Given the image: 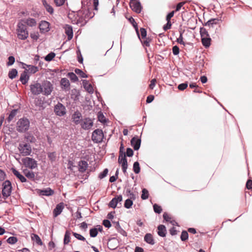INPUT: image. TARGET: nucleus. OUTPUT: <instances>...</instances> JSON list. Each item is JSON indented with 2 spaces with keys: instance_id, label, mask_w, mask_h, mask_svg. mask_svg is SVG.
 Masks as SVG:
<instances>
[{
  "instance_id": "nucleus-1",
  "label": "nucleus",
  "mask_w": 252,
  "mask_h": 252,
  "mask_svg": "<svg viewBox=\"0 0 252 252\" xmlns=\"http://www.w3.org/2000/svg\"><path fill=\"white\" fill-rule=\"evenodd\" d=\"M30 121L28 118L23 117L19 119L16 124V130L21 133L27 132L29 129Z\"/></svg>"
},
{
  "instance_id": "nucleus-2",
  "label": "nucleus",
  "mask_w": 252,
  "mask_h": 252,
  "mask_svg": "<svg viewBox=\"0 0 252 252\" xmlns=\"http://www.w3.org/2000/svg\"><path fill=\"white\" fill-rule=\"evenodd\" d=\"M1 194L4 199H7L11 194L13 189L11 182L9 180H6L1 184Z\"/></svg>"
},
{
  "instance_id": "nucleus-3",
  "label": "nucleus",
  "mask_w": 252,
  "mask_h": 252,
  "mask_svg": "<svg viewBox=\"0 0 252 252\" xmlns=\"http://www.w3.org/2000/svg\"><path fill=\"white\" fill-rule=\"evenodd\" d=\"M75 11L69 9V11L67 12V17L71 20V23L72 24H81L83 20H85V19L79 13H77L75 14Z\"/></svg>"
},
{
  "instance_id": "nucleus-4",
  "label": "nucleus",
  "mask_w": 252,
  "mask_h": 252,
  "mask_svg": "<svg viewBox=\"0 0 252 252\" xmlns=\"http://www.w3.org/2000/svg\"><path fill=\"white\" fill-rule=\"evenodd\" d=\"M26 188L32 191H35L39 196H51L55 193L54 190L50 187L41 189H36L33 190L30 186H27Z\"/></svg>"
},
{
  "instance_id": "nucleus-5",
  "label": "nucleus",
  "mask_w": 252,
  "mask_h": 252,
  "mask_svg": "<svg viewBox=\"0 0 252 252\" xmlns=\"http://www.w3.org/2000/svg\"><path fill=\"white\" fill-rule=\"evenodd\" d=\"M18 149L20 154L23 156H31L32 153V147L29 143H19Z\"/></svg>"
},
{
  "instance_id": "nucleus-6",
  "label": "nucleus",
  "mask_w": 252,
  "mask_h": 252,
  "mask_svg": "<svg viewBox=\"0 0 252 252\" xmlns=\"http://www.w3.org/2000/svg\"><path fill=\"white\" fill-rule=\"evenodd\" d=\"M21 161L25 167L33 169L37 167V162L33 158L26 157L21 158Z\"/></svg>"
},
{
  "instance_id": "nucleus-7",
  "label": "nucleus",
  "mask_w": 252,
  "mask_h": 252,
  "mask_svg": "<svg viewBox=\"0 0 252 252\" xmlns=\"http://www.w3.org/2000/svg\"><path fill=\"white\" fill-rule=\"evenodd\" d=\"M42 94L45 96L50 95L53 91L54 86L50 81L43 80L42 82Z\"/></svg>"
},
{
  "instance_id": "nucleus-8",
  "label": "nucleus",
  "mask_w": 252,
  "mask_h": 252,
  "mask_svg": "<svg viewBox=\"0 0 252 252\" xmlns=\"http://www.w3.org/2000/svg\"><path fill=\"white\" fill-rule=\"evenodd\" d=\"M30 88L31 92L33 95H38L40 94H42V83H40L38 81L33 82L30 84Z\"/></svg>"
},
{
  "instance_id": "nucleus-9",
  "label": "nucleus",
  "mask_w": 252,
  "mask_h": 252,
  "mask_svg": "<svg viewBox=\"0 0 252 252\" xmlns=\"http://www.w3.org/2000/svg\"><path fill=\"white\" fill-rule=\"evenodd\" d=\"M54 112L56 115L59 117L64 116L66 114V110L65 106L60 102H58V103L55 105Z\"/></svg>"
},
{
  "instance_id": "nucleus-10",
  "label": "nucleus",
  "mask_w": 252,
  "mask_h": 252,
  "mask_svg": "<svg viewBox=\"0 0 252 252\" xmlns=\"http://www.w3.org/2000/svg\"><path fill=\"white\" fill-rule=\"evenodd\" d=\"M129 7L133 12L137 14L140 13L143 9V6L140 0H130Z\"/></svg>"
},
{
  "instance_id": "nucleus-11",
  "label": "nucleus",
  "mask_w": 252,
  "mask_h": 252,
  "mask_svg": "<svg viewBox=\"0 0 252 252\" xmlns=\"http://www.w3.org/2000/svg\"><path fill=\"white\" fill-rule=\"evenodd\" d=\"M38 28L40 33L46 34L51 29V24L47 21L41 20L38 24Z\"/></svg>"
},
{
  "instance_id": "nucleus-12",
  "label": "nucleus",
  "mask_w": 252,
  "mask_h": 252,
  "mask_svg": "<svg viewBox=\"0 0 252 252\" xmlns=\"http://www.w3.org/2000/svg\"><path fill=\"white\" fill-rule=\"evenodd\" d=\"M94 119L90 117L84 118L80 124L81 128L85 130L90 129L94 126Z\"/></svg>"
},
{
  "instance_id": "nucleus-13",
  "label": "nucleus",
  "mask_w": 252,
  "mask_h": 252,
  "mask_svg": "<svg viewBox=\"0 0 252 252\" xmlns=\"http://www.w3.org/2000/svg\"><path fill=\"white\" fill-rule=\"evenodd\" d=\"M76 13H79L82 17L85 19L88 18L89 19H92L95 15V13L94 12L92 15V12L91 6L84 9H79L76 11Z\"/></svg>"
},
{
  "instance_id": "nucleus-14",
  "label": "nucleus",
  "mask_w": 252,
  "mask_h": 252,
  "mask_svg": "<svg viewBox=\"0 0 252 252\" xmlns=\"http://www.w3.org/2000/svg\"><path fill=\"white\" fill-rule=\"evenodd\" d=\"M11 170L14 175L19 180L20 182L22 183H29L30 185H32V183L29 182L25 177V175H23L15 167H11Z\"/></svg>"
},
{
  "instance_id": "nucleus-15",
  "label": "nucleus",
  "mask_w": 252,
  "mask_h": 252,
  "mask_svg": "<svg viewBox=\"0 0 252 252\" xmlns=\"http://www.w3.org/2000/svg\"><path fill=\"white\" fill-rule=\"evenodd\" d=\"M123 201V195L120 194L115 196L108 203V206L113 209H115L117 207V205L120 204L121 205V202Z\"/></svg>"
},
{
  "instance_id": "nucleus-16",
  "label": "nucleus",
  "mask_w": 252,
  "mask_h": 252,
  "mask_svg": "<svg viewBox=\"0 0 252 252\" xmlns=\"http://www.w3.org/2000/svg\"><path fill=\"white\" fill-rule=\"evenodd\" d=\"M82 113L76 109L71 115L72 122L76 125L80 124L83 120Z\"/></svg>"
},
{
  "instance_id": "nucleus-17",
  "label": "nucleus",
  "mask_w": 252,
  "mask_h": 252,
  "mask_svg": "<svg viewBox=\"0 0 252 252\" xmlns=\"http://www.w3.org/2000/svg\"><path fill=\"white\" fill-rule=\"evenodd\" d=\"M141 138L137 135H135L130 140V145L134 150L138 151L141 146Z\"/></svg>"
},
{
  "instance_id": "nucleus-18",
  "label": "nucleus",
  "mask_w": 252,
  "mask_h": 252,
  "mask_svg": "<svg viewBox=\"0 0 252 252\" xmlns=\"http://www.w3.org/2000/svg\"><path fill=\"white\" fill-rule=\"evenodd\" d=\"M64 208V204L61 202L56 205L55 208L53 210V217L54 218H57L63 212Z\"/></svg>"
},
{
  "instance_id": "nucleus-19",
  "label": "nucleus",
  "mask_w": 252,
  "mask_h": 252,
  "mask_svg": "<svg viewBox=\"0 0 252 252\" xmlns=\"http://www.w3.org/2000/svg\"><path fill=\"white\" fill-rule=\"evenodd\" d=\"M60 87L62 90L69 91L70 90V83L66 78H62L60 80Z\"/></svg>"
},
{
  "instance_id": "nucleus-20",
  "label": "nucleus",
  "mask_w": 252,
  "mask_h": 252,
  "mask_svg": "<svg viewBox=\"0 0 252 252\" xmlns=\"http://www.w3.org/2000/svg\"><path fill=\"white\" fill-rule=\"evenodd\" d=\"M47 102V101L45 100V97L44 96L37 97L34 100L35 105L38 106L42 110L45 109L46 106L44 104Z\"/></svg>"
},
{
  "instance_id": "nucleus-21",
  "label": "nucleus",
  "mask_w": 252,
  "mask_h": 252,
  "mask_svg": "<svg viewBox=\"0 0 252 252\" xmlns=\"http://www.w3.org/2000/svg\"><path fill=\"white\" fill-rule=\"evenodd\" d=\"M63 29L65 30V33L67 36L66 41L71 40L73 36V27L70 25L65 24Z\"/></svg>"
},
{
  "instance_id": "nucleus-22",
  "label": "nucleus",
  "mask_w": 252,
  "mask_h": 252,
  "mask_svg": "<svg viewBox=\"0 0 252 252\" xmlns=\"http://www.w3.org/2000/svg\"><path fill=\"white\" fill-rule=\"evenodd\" d=\"M28 70H24L20 74V81L21 83L26 85L28 83L31 75L28 73Z\"/></svg>"
},
{
  "instance_id": "nucleus-23",
  "label": "nucleus",
  "mask_w": 252,
  "mask_h": 252,
  "mask_svg": "<svg viewBox=\"0 0 252 252\" xmlns=\"http://www.w3.org/2000/svg\"><path fill=\"white\" fill-rule=\"evenodd\" d=\"M83 87L86 92L89 94H92L94 93V89L92 85L89 83V81L86 79L82 80Z\"/></svg>"
},
{
  "instance_id": "nucleus-24",
  "label": "nucleus",
  "mask_w": 252,
  "mask_h": 252,
  "mask_svg": "<svg viewBox=\"0 0 252 252\" xmlns=\"http://www.w3.org/2000/svg\"><path fill=\"white\" fill-rule=\"evenodd\" d=\"M97 121L100 122L104 126H105L108 125V123L109 122V120L108 118H106L104 115L103 112L101 110H100L97 113Z\"/></svg>"
},
{
  "instance_id": "nucleus-25",
  "label": "nucleus",
  "mask_w": 252,
  "mask_h": 252,
  "mask_svg": "<svg viewBox=\"0 0 252 252\" xmlns=\"http://www.w3.org/2000/svg\"><path fill=\"white\" fill-rule=\"evenodd\" d=\"M157 233L161 237H165L167 233L165 225L161 224H159L157 227Z\"/></svg>"
},
{
  "instance_id": "nucleus-26",
  "label": "nucleus",
  "mask_w": 252,
  "mask_h": 252,
  "mask_svg": "<svg viewBox=\"0 0 252 252\" xmlns=\"http://www.w3.org/2000/svg\"><path fill=\"white\" fill-rule=\"evenodd\" d=\"M88 167V162L85 160H80L78 163V171L82 173L86 172Z\"/></svg>"
},
{
  "instance_id": "nucleus-27",
  "label": "nucleus",
  "mask_w": 252,
  "mask_h": 252,
  "mask_svg": "<svg viewBox=\"0 0 252 252\" xmlns=\"http://www.w3.org/2000/svg\"><path fill=\"white\" fill-rule=\"evenodd\" d=\"M23 173H24L25 177L30 180L34 181L35 179V173L32 170H28L27 168L23 170Z\"/></svg>"
},
{
  "instance_id": "nucleus-28",
  "label": "nucleus",
  "mask_w": 252,
  "mask_h": 252,
  "mask_svg": "<svg viewBox=\"0 0 252 252\" xmlns=\"http://www.w3.org/2000/svg\"><path fill=\"white\" fill-rule=\"evenodd\" d=\"M24 139L27 142L26 143H34L36 141V138L33 135L31 132L27 131L24 135Z\"/></svg>"
},
{
  "instance_id": "nucleus-29",
  "label": "nucleus",
  "mask_w": 252,
  "mask_h": 252,
  "mask_svg": "<svg viewBox=\"0 0 252 252\" xmlns=\"http://www.w3.org/2000/svg\"><path fill=\"white\" fill-rule=\"evenodd\" d=\"M202 45L206 49L209 48L211 45L212 39L210 36L201 37Z\"/></svg>"
},
{
  "instance_id": "nucleus-30",
  "label": "nucleus",
  "mask_w": 252,
  "mask_h": 252,
  "mask_svg": "<svg viewBox=\"0 0 252 252\" xmlns=\"http://www.w3.org/2000/svg\"><path fill=\"white\" fill-rule=\"evenodd\" d=\"M18 239L16 236H10L8 239L4 242H2V240H1V249L2 248L1 247L2 246H4V244H9L10 245H14L16 244Z\"/></svg>"
},
{
  "instance_id": "nucleus-31",
  "label": "nucleus",
  "mask_w": 252,
  "mask_h": 252,
  "mask_svg": "<svg viewBox=\"0 0 252 252\" xmlns=\"http://www.w3.org/2000/svg\"><path fill=\"white\" fill-rule=\"evenodd\" d=\"M16 34L17 37L22 40H25L27 39L29 35V32L28 30L23 31H16Z\"/></svg>"
},
{
  "instance_id": "nucleus-32",
  "label": "nucleus",
  "mask_w": 252,
  "mask_h": 252,
  "mask_svg": "<svg viewBox=\"0 0 252 252\" xmlns=\"http://www.w3.org/2000/svg\"><path fill=\"white\" fill-rule=\"evenodd\" d=\"M144 241L147 244L153 245L155 244V241L153 235L150 233H147L144 235Z\"/></svg>"
},
{
  "instance_id": "nucleus-33",
  "label": "nucleus",
  "mask_w": 252,
  "mask_h": 252,
  "mask_svg": "<svg viewBox=\"0 0 252 252\" xmlns=\"http://www.w3.org/2000/svg\"><path fill=\"white\" fill-rule=\"evenodd\" d=\"M80 92L77 89H73L71 91V98L74 101H78L80 96Z\"/></svg>"
},
{
  "instance_id": "nucleus-34",
  "label": "nucleus",
  "mask_w": 252,
  "mask_h": 252,
  "mask_svg": "<svg viewBox=\"0 0 252 252\" xmlns=\"http://www.w3.org/2000/svg\"><path fill=\"white\" fill-rule=\"evenodd\" d=\"M41 1L46 11L50 15H53L54 12V9L52 6L49 4L46 0H42Z\"/></svg>"
},
{
  "instance_id": "nucleus-35",
  "label": "nucleus",
  "mask_w": 252,
  "mask_h": 252,
  "mask_svg": "<svg viewBox=\"0 0 252 252\" xmlns=\"http://www.w3.org/2000/svg\"><path fill=\"white\" fill-rule=\"evenodd\" d=\"M72 232V231L70 230H67L65 232L63 240V243L64 245H68L69 243L70 242V235L71 232Z\"/></svg>"
},
{
  "instance_id": "nucleus-36",
  "label": "nucleus",
  "mask_w": 252,
  "mask_h": 252,
  "mask_svg": "<svg viewBox=\"0 0 252 252\" xmlns=\"http://www.w3.org/2000/svg\"><path fill=\"white\" fill-rule=\"evenodd\" d=\"M18 76V70L16 68L10 69L8 73V77L11 79L13 80L16 78Z\"/></svg>"
},
{
  "instance_id": "nucleus-37",
  "label": "nucleus",
  "mask_w": 252,
  "mask_h": 252,
  "mask_svg": "<svg viewBox=\"0 0 252 252\" xmlns=\"http://www.w3.org/2000/svg\"><path fill=\"white\" fill-rule=\"evenodd\" d=\"M24 19L19 21L17 24L16 31H23L28 30L26 24L24 23Z\"/></svg>"
},
{
  "instance_id": "nucleus-38",
  "label": "nucleus",
  "mask_w": 252,
  "mask_h": 252,
  "mask_svg": "<svg viewBox=\"0 0 252 252\" xmlns=\"http://www.w3.org/2000/svg\"><path fill=\"white\" fill-rule=\"evenodd\" d=\"M76 74L75 72L70 71L67 73L66 76L70 79L72 83H76L79 81V78Z\"/></svg>"
},
{
  "instance_id": "nucleus-39",
  "label": "nucleus",
  "mask_w": 252,
  "mask_h": 252,
  "mask_svg": "<svg viewBox=\"0 0 252 252\" xmlns=\"http://www.w3.org/2000/svg\"><path fill=\"white\" fill-rule=\"evenodd\" d=\"M24 23L28 26L30 27H33L36 25V21L35 19L32 18H28L27 19H24Z\"/></svg>"
},
{
  "instance_id": "nucleus-40",
  "label": "nucleus",
  "mask_w": 252,
  "mask_h": 252,
  "mask_svg": "<svg viewBox=\"0 0 252 252\" xmlns=\"http://www.w3.org/2000/svg\"><path fill=\"white\" fill-rule=\"evenodd\" d=\"M31 238L32 241L35 242V243L39 246H42L43 243L40 237L36 234L33 233L31 235Z\"/></svg>"
},
{
  "instance_id": "nucleus-41",
  "label": "nucleus",
  "mask_w": 252,
  "mask_h": 252,
  "mask_svg": "<svg viewBox=\"0 0 252 252\" xmlns=\"http://www.w3.org/2000/svg\"><path fill=\"white\" fill-rule=\"evenodd\" d=\"M18 111H19L18 109H12L10 111L8 116L6 119L5 121L8 123H10L12 120V119L14 118V117L16 115Z\"/></svg>"
},
{
  "instance_id": "nucleus-42",
  "label": "nucleus",
  "mask_w": 252,
  "mask_h": 252,
  "mask_svg": "<svg viewBox=\"0 0 252 252\" xmlns=\"http://www.w3.org/2000/svg\"><path fill=\"white\" fill-rule=\"evenodd\" d=\"M118 162L120 164L124 165L128 164L126 154H119Z\"/></svg>"
},
{
  "instance_id": "nucleus-43",
  "label": "nucleus",
  "mask_w": 252,
  "mask_h": 252,
  "mask_svg": "<svg viewBox=\"0 0 252 252\" xmlns=\"http://www.w3.org/2000/svg\"><path fill=\"white\" fill-rule=\"evenodd\" d=\"M46 72H49V74L51 76V77H48L47 78L49 79H51L52 77L55 76V73H60L61 75L62 73V71L59 70L58 68H55V69H50L47 68L46 70Z\"/></svg>"
},
{
  "instance_id": "nucleus-44",
  "label": "nucleus",
  "mask_w": 252,
  "mask_h": 252,
  "mask_svg": "<svg viewBox=\"0 0 252 252\" xmlns=\"http://www.w3.org/2000/svg\"><path fill=\"white\" fill-rule=\"evenodd\" d=\"M27 70H28V73L31 75V74H34L38 72L39 68L37 66L30 64L28 69Z\"/></svg>"
},
{
  "instance_id": "nucleus-45",
  "label": "nucleus",
  "mask_w": 252,
  "mask_h": 252,
  "mask_svg": "<svg viewBox=\"0 0 252 252\" xmlns=\"http://www.w3.org/2000/svg\"><path fill=\"white\" fill-rule=\"evenodd\" d=\"M132 170L136 174H138L140 172L141 167L138 161L134 162L132 166Z\"/></svg>"
},
{
  "instance_id": "nucleus-46",
  "label": "nucleus",
  "mask_w": 252,
  "mask_h": 252,
  "mask_svg": "<svg viewBox=\"0 0 252 252\" xmlns=\"http://www.w3.org/2000/svg\"><path fill=\"white\" fill-rule=\"evenodd\" d=\"M150 194L149 190L143 188H142L141 198L142 200L148 199L149 197Z\"/></svg>"
},
{
  "instance_id": "nucleus-47",
  "label": "nucleus",
  "mask_w": 252,
  "mask_h": 252,
  "mask_svg": "<svg viewBox=\"0 0 252 252\" xmlns=\"http://www.w3.org/2000/svg\"><path fill=\"white\" fill-rule=\"evenodd\" d=\"M74 72L81 78H87L89 77V75L84 73L81 69L76 68L74 69Z\"/></svg>"
},
{
  "instance_id": "nucleus-48",
  "label": "nucleus",
  "mask_w": 252,
  "mask_h": 252,
  "mask_svg": "<svg viewBox=\"0 0 252 252\" xmlns=\"http://www.w3.org/2000/svg\"><path fill=\"white\" fill-rule=\"evenodd\" d=\"M56 56V54L54 52H49L47 55L43 58L46 62H50L54 60Z\"/></svg>"
},
{
  "instance_id": "nucleus-49",
  "label": "nucleus",
  "mask_w": 252,
  "mask_h": 252,
  "mask_svg": "<svg viewBox=\"0 0 252 252\" xmlns=\"http://www.w3.org/2000/svg\"><path fill=\"white\" fill-rule=\"evenodd\" d=\"M100 139L99 140L96 136L94 135V134L92 135V140L94 143H101L103 141V140L105 139V136L103 134V135L100 136Z\"/></svg>"
},
{
  "instance_id": "nucleus-50",
  "label": "nucleus",
  "mask_w": 252,
  "mask_h": 252,
  "mask_svg": "<svg viewBox=\"0 0 252 252\" xmlns=\"http://www.w3.org/2000/svg\"><path fill=\"white\" fill-rule=\"evenodd\" d=\"M109 169L107 168H104L102 171L100 172L98 175L97 178L99 180H102L104 178L107 176L108 175Z\"/></svg>"
},
{
  "instance_id": "nucleus-51",
  "label": "nucleus",
  "mask_w": 252,
  "mask_h": 252,
  "mask_svg": "<svg viewBox=\"0 0 252 252\" xmlns=\"http://www.w3.org/2000/svg\"><path fill=\"white\" fill-rule=\"evenodd\" d=\"M72 234L73 236L75 238H76L77 240L82 241L83 242L85 241V242H86L87 244H89V243L88 242V241L86 240V238L83 236H82L81 234L78 233L77 232H72Z\"/></svg>"
},
{
  "instance_id": "nucleus-52",
  "label": "nucleus",
  "mask_w": 252,
  "mask_h": 252,
  "mask_svg": "<svg viewBox=\"0 0 252 252\" xmlns=\"http://www.w3.org/2000/svg\"><path fill=\"white\" fill-rule=\"evenodd\" d=\"M154 211L157 214H160L162 212V207L157 203L153 204Z\"/></svg>"
},
{
  "instance_id": "nucleus-53",
  "label": "nucleus",
  "mask_w": 252,
  "mask_h": 252,
  "mask_svg": "<svg viewBox=\"0 0 252 252\" xmlns=\"http://www.w3.org/2000/svg\"><path fill=\"white\" fill-rule=\"evenodd\" d=\"M56 156L57 153L55 151L47 153L48 158L51 162L55 161L56 159Z\"/></svg>"
},
{
  "instance_id": "nucleus-54",
  "label": "nucleus",
  "mask_w": 252,
  "mask_h": 252,
  "mask_svg": "<svg viewBox=\"0 0 252 252\" xmlns=\"http://www.w3.org/2000/svg\"><path fill=\"white\" fill-rule=\"evenodd\" d=\"M133 204V201L129 198H127L124 202V207L126 209H129L132 208Z\"/></svg>"
},
{
  "instance_id": "nucleus-55",
  "label": "nucleus",
  "mask_w": 252,
  "mask_h": 252,
  "mask_svg": "<svg viewBox=\"0 0 252 252\" xmlns=\"http://www.w3.org/2000/svg\"><path fill=\"white\" fill-rule=\"evenodd\" d=\"M180 239L182 241H187L189 239V233L186 230H183L180 236Z\"/></svg>"
},
{
  "instance_id": "nucleus-56",
  "label": "nucleus",
  "mask_w": 252,
  "mask_h": 252,
  "mask_svg": "<svg viewBox=\"0 0 252 252\" xmlns=\"http://www.w3.org/2000/svg\"><path fill=\"white\" fill-rule=\"evenodd\" d=\"M199 32L201 37L210 36L208 31L203 27L200 28Z\"/></svg>"
},
{
  "instance_id": "nucleus-57",
  "label": "nucleus",
  "mask_w": 252,
  "mask_h": 252,
  "mask_svg": "<svg viewBox=\"0 0 252 252\" xmlns=\"http://www.w3.org/2000/svg\"><path fill=\"white\" fill-rule=\"evenodd\" d=\"M89 233L90 237L92 238H95L97 236L98 233L94 226L90 228Z\"/></svg>"
},
{
  "instance_id": "nucleus-58",
  "label": "nucleus",
  "mask_w": 252,
  "mask_h": 252,
  "mask_svg": "<svg viewBox=\"0 0 252 252\" xmlns=\"http://www.w3.org/2000/svg\"><path fill=\"white\" fill-rule=\"evenodd\" d=\"M81 7L80 9H84L86 7H89L91 6V1L88 0H82L81 2Z\"/></svg>"
},
{
  "instance_id": "nucleus-59",
  "label": "nucleus",
  "mask_w": 252,
  "mask_h": 252,
  "mask_svg": "<svg viewBox=\"0 0 252 252\" xmlns=\"http://www.w3.org/2000/svg\"><path fill=\"white\" fill-rule=\"evenodd\" d=\"M40 35L38 32H34L30 33V37L33 41H36L39 38Z\"/></svg>"
},
{
  "instance_id": "nucleus-60",
  "label": "nucleus",
  "mask_w": 252,
  "mask_h": 252,
  "mask_svg": "<svg viewBox=\"0 0 252 252\" xmlns=\"http://www.w3.org/2000/svg\"><path fill=\"white\" fill-rule=\"evenodd\" d=\"M15 62V59L14 56L11 55L8 57V61L6 62V65L10 66L12 65Z\"/></svg>"
},
{
  "instance_id": "nucleus-61",
  "label": "nucleus",
  "mask_w": 252,
  "mask_h": 252,
  "mask_svg": "<svg viewBox=\"0 0 252 252\" xmlns=\"http://www.w3.org/2000/svg\"><path fill=\"white\" fill-rule=\"evenodd\" d=\"M162 217H163V219L162 222L163 223H165L166 222H170V221H171V217L169 216V214L166 212H165L163 213V214L162 215Z\"/></svg>"
},
{
  "instance_id": "nucleus-62",
  "label": "nucleus",
  "mask_w": 252,
  "mask_h": 252,
  "mask_svg": "<svg viewBox=\"0 0 252 252\" xmlns=\"http://www.w3.org/2000/svg\"><path fill=\"white\" fill-rule=\"evenodd\" d=\"M189 83L188 81L182 83L178 85V89L179 90L183 91L185 90L188 86Z\"/></svg>"
},
{
  "instance_id": "nucleus-63",
  "label": "nucleus",
  "mask_w": 252,
  "mask_h": 252,
  "mask_svg": "<svg viewBox=\"0 0 252 252\" xmlns=\"http://www.w3.org/2000/svg\"><path fill=\"white\" fill-rule=\"evenodd\" d=\"M213 20V18H210L206 22L203 24V26H209L210 27H213L214 25H216V23L215 21H211Z\"/></svg>"
},
{
  "instance_id": "nucleus-64",
  "label": "nucleus",
  "mask_w": 252,
  "mask_h": 252,
  "mask_svg": "<svg viewBox=\"0 0 252 252\" xmlns=\"http://www.w3.org/2000/svg\"><path fill=\"white\" fill-rule=\"evenodd\" d=\"M92 134H94V135H95L96 136H100L103 135V131L102 129L101 128H96L94 130V131L92 133Z\"/></svg>"
}]
</instances>
